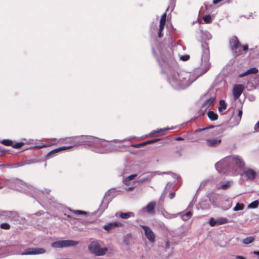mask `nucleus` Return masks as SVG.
<instances>
[{
  "label": "nucleus",
  "instance_id": "obj_22",
  "mask_svg": "<svg viewBox=\"0 0 259 259\" xmlns=\"http://www.w3.org/2000/svg\"><path fill=\"white\" fill-rule=\"evenodd\" d=\"M118 226V224L116 222H114L112 223H110L107 225H106L104 227V228L106 230H109L113 227H117Z\"/></svg>",
  "mask_w": 259,
  "mask_h": 259
},
{
  "label": "nucleus",
  "instance_id": "obj_6",
  "mask_svg": "<svg viewBox=\"0 0 259 259\" xmlns=\"http://www.w3.org/2000/svg\"><path fill=\"white\" fill-rule=\"evenodd\" d=\"M140 227L144 230L145 235L148 240L151 242H154L155 236L152 230L147 226L140 225Z\"/></svg>",
  "mask_w": 259,
  "mask_h": 259
},
{
  "label": "nucleus",
  "instance_id": "obj_21",
  "mask_svg": "<svg viewBox=\"0 0 259 259\" xmlns=\"http://www.w3.org/2000/svg\"><path fill=\"white\" fill-rule=\"evenodd\" d=\"M227 108V104L224 100H221L220 101V106L218 110L221 112L222 110H225Z\"/></svg>",
  "mask_w": 259,
  "mask_h": 259
},
{
  "label": "nucleus",
  "instance_id": "obj_17",
  "mask_svg": "<svg viewBox=\"0 0 259 259\" xmlns=\"http://www.w3.org/2000/svg\"><path fill=\"white\" fill-rule=\"evenodd\" d=\"M33 162H34V161H33V160H25V161H23V162H19V163H17L14 164V167H19V166H23V165H26V164H29L33 163Z\"/></svg>",
  "mask_w": 259,
  "mask_h": 259
},
{
  "label": "nucleus",
  "instance_id": "obj_38",
  "mask_svg": "<svg viewBox=\"0 0 259 259\" xmlns=\"http://www.w3.org/2000/svg\"><path fill=\"white\" fill-rule=\"evenodd\" d=\"M180 58L182 60L186 61L189 59L190 56L188 55H182Z\"/></svg>",
  "mask_w": 259,
  "mask_h": 259
},
{
  "label": "nucleus",
  "instance_id": "obj_4",
  "mask_svg": "<svg viewBox=\"0 0 259 259\" xmlns=\"http://www.w3.org/2000/svg\"><path fill=\"white\" fill-rule=\"evenodd\" d=\"M78 244V242L74 240H60L53 242L51 246L53 248H63L74 246Z\"/></svg>",
  "mask_w": 259,
  "mask_h": 259
},
{
  "label": "nucleus",
  "instance_id": "obj_11",
  "mask_svg": "<svg viewBox=\"0 0 259 259\" xmlns=\"http://www.w3.org/2000/svg\"><path fill=\"white\" fill-rule=\"evenodd\" d=\"M244 175L247 179L252 180L256 176V172L252 169L248 168L243 172Z\"/></svg>",
  "mask_w": 259,
  "mask_h": 259
},
{
  "label": "nucleus",
  "instance_id": "obj_32",
  "mask_svg": "<svg viewBox=\"0 0 259 259\" xmlns=\"http://www.w3.org/2000/svg\"><path fill=\"white\" fill-rule=\"evenodd\" d=\"M1 228L3 229L8 230L10 228V225L8 223H2L0 226Z\"/></svg>",
  "mask_w": 259,
  "mask_h": 259
},
{
  "label": "nucleus",
  "instance_id": "obj_31",
  "mask_svg": "<svg viewBox=\"0 0 259 259\" xmlns=\"http://www.w3.org/2000/svg\"><path fill=\"white\" fill-rule=\"evenodd\" d=\"M192 215V213L191 211H188V212H186L185 213H183V214L182 215V217L183 218H184L185 217H186L187 218V219H189L190 218ZM183 220H185L184 218H183Z\"/></svg>",
  "mask_w": 259,
  "mask_h": 259
},
{
  "label": "nucleus",
  "instance_id": "obj_42",
  "mask_svg": "<svg viewBox=\"0 0 259 259\" xmlns=\"http://www.w3.org/2000/svg\"><path fill=\"white\" fill-rule=\"evenodd\" d=\"M242 115V111L241 110H239L238 111V116L239 117V120H240L241 119Z\"/></svg>",
  "mask_w": 259,
  "mask_h": 259
},
{
  "label": "nucleus",
  "instance_id": "obj_20",
  "mask_svg": "<svg viewBox=\"0 0 259 259\" xmlns=\"http://www.w3.org/2000/svg\"><path fill=\"white\" fill-rule=\"evenodd\" d=\"M168 128L160 129L159 131H153L152 134H158V136L165 135L167 134ZM158 136V135H157Z\"/></svg>",
  "mask_w": 259,
  "mask_h": 259
},
{
  "label": "nucleus",
  "instance_id": "obj_23",
  "mask_svg": "<svg viewBox=\"0 0 259 259\" xmlns=\"http://www.w3.org/2000/svg\"><path fill=\"white\" fill-rule=\"evenodd\" d=\"M231 186V182L229 181L226 182L225 184L222 185L220 187L218 188V189H222L225 190L227 189Z\"/></svg>",
  "mask_w": 259,
  "mask_h": 259
},
{
  "label": "nucleus",
  "instance_id": "obj_5",
  "mask_svg": "<svg viewBox=\"0 0 259 259\" xmlns=\"http://www.w3.org/2000/svg\"><path fill=\"white\" fill-rule=\"evenodd\" d=\"M230 45L233 52L237 55L241 54V45L237 36H233L230 40Z\"/></svg>",
  "mask_w": 259,
  "mask_h": 259
},
{
  "label": "nucleus",
  "instance_id": "obj_10",
  "mask_svg": "<svg viewBox=\"0 0 259 259\" xmlns=\"http://www.w3.org/2000/svg\"><path fill=\"white\" fill-rule=\"evenodd\" d=\"M155 206L156 202L155 201H151L144 208V210L150 214H154L155 213L154 209Z\"/></svg>",
  "mask_w": 259,
  "mask_h": 259
},
{
  "label": "nucleus",
  "instance_id": "obj_46",
  "mask_svg": "<svg viewBox=\"0 0 259 259\" xmlns=\"http://www.w3.org/2000/svg\"><path fill=\"white\" fill-rule=\"evenodd\" d=\"M158 36L159 37V38H161L162 36V31H160V30H158Z\"/></svg>",
  "mask_w": 259,
  "mask_h": 259
},
{
  "label": "nucleus",
  "instance_id": "obj_28",
  "mask_svg": "<svg viewBox=\"0 0 259 259\" xmlns=\"http://www.w3.org/2000/svg\"><path fill=\"white\" fill-rule=\"evenodd\" d=\"M203 20L205 23H210L211 22V17L209 15H206L203 17Z\"/></svg>",
  "mask_w": 259,
  "mask_h": 259
},
{
  "label": "nucleus",
  "instance_id": "obj_40",
  "mask_svg": "<svg viewBox=\"0 0 259 259\" xmlns=\"http://www.w3.org/2000/svg\"><path fill=\"white\" fill-rule=\"evenodd\" d=\"M213 127H214L213 125H210V126H209L208 127H205V128H199V129L196 130V132H200V131H202L203 130H206V129H209V128H213Z\"/></svg>",
  "mask_w": 259,
  "mask_h": 259
},
{
  "label": "nucleus",
  "instance_id": "obj_33",
  "mask_svg": "<svg viewBox=\"0 0 259 259\" xmlns=\"http://www.w3.org/2000/svg\"><path fill=\"white\" fill-rule=\"evenodd\" d=\"M120 217L122 219H127L130 217V213L122 212V213H120Z\"/></svg>",
  "mask_w": 259,
  "mask_h": 259
},
{
  "label": "nucleus",
  "instance_id": "obj_35",
  "mask_svg": "<svg viewBox=\"0 0 259 259\" xmlns=\"http://www.w3.org/2000/svg\"><path fill=\"white\" fill-rule=\"evenodd\" d=\"M24 145V143L22 142H19V143H16L15 144H13L12 147L14 148H21L23 145Z\"/></svg>",
  "mask_w": 259,
  "mask_h": 259
},
{
  "label": "nucleus",
  "instance_id": "obj_25",
  "mask_svg": "<svg viewBox=\"0 0 259 259\" xmlns=\"http://www.w3.org/2000/svg\"><path fill=\"white\" fill-rule=\"evenodd\" d=\"M259 204V201L258 200H255L253 202H252L251 203H250L248 207V208H255L257 207L258 205Z\"/></svg>",
  "mask_w": 259,
  "mask_h": 259
},
{
  "label": "nucleus",
  "instance_id": "obj_39",
  "mask_svg": "<svg viewBox=\"0 0 259 259\" xmlns=\"http://www.w3.org/2000/svg\"><path fill=\"white\" fill-rule=\"evenodd\" d=\"M254 130L256 132H259V121L255 124Z\"/></svg>",
  "mask_w": 259,
  "mask_h": 259
},
{
  "label": "nucleus",
  "instance_id": "obj_24",
  "mask_svg": "<svg viewBox=\"0 0 259 259\" xmlns=\"http://www.w3.org/2000/svg\"><path fill=\"white\" fill-rule=\"evenodd\" d=\"M1 143L5 146H13V142L10 140H3Z\"/></svg>",
  "mask_w": 259,
  "mask_h": 259
},
{
  "label": "nucleus",
  "instance_id": "obj_36",
  "mask_svg": "<svg viewBox=\"0 0 259 259\" xmlns=\"http://www.w3.org/2000/svg\"><path fill=\"white\" fill-rule=\"evenodd\" d=\"M158 141H159V139H158L150 140H148V141L144 142L143 144H142V145H145V144H152V143H155Z\"/></svg>",
  "mask_w": 259,
  "mask_h": 259
},
{
  "label": "nucleus",
  "instance_id": "obj_29",
  "mask_svg": "<svg viewBox=\"0 0 259 259\" xmlns=\"http://www.w3.org/2000/svg\"><path fill=\"white\" fill-rule=\"evenodd\" d=\"M209 223L211 227H213L216 225L217 226V221L213 218L210 219Z\"/></svg>",
  "mask_w": 259,
  "mask_h": 259
},
{
  "label": "nucleus",
  "instance_id": "obj_14",
  "mask_svg": "<svg viewBox=\"0 0 259 259\" xmlns=\"http://www.w3.org/2000/svg\"><path fill=\"white\" fill-rule=\"evenodd\" d=\"M169 80L171 81L174 82H176L177 84H180V82L182 81L181 79L180 78V74L176 72H174L171 76L169 77Z\"/></svg>",
  "mask_w": 259,
  "mask_h": 259
},
{
  "label": "nucleus",
  "instance_id": "obj_7",
  "mask_svg": "<svg viewBox=\"0 0 259 259\" xmlns=\"http://www.w3.org/2000/svg\"><path fill=\"white\" fill-rule=\"evenodd\" d=\"M62 139H60L59 140H58L57 139L54 138L51 139H49L47 141V142L46 144H42L40 146H35V148H41L44 147H50L52 146H55L57 145L58 144H62Z\"/></svg>",
  "mask_w": 259,
  "mask_h": 259
},
{
  "label": "nucleus",
  "instance_id": "obj_27",
  "mask_svg": "<svg viewBox=\"0 0 259 259\" xmlns=\"http://www.w3.org/2000/svg\"><path fill=\"white\" fill-rule=\"evenodd\" d=\"M244 208V205L242 203H237L234 207L233 210L234 211L241 210Z\"/></svg>",
  "mask_w": 259,
  "mask_h": 259
},
{
  "label": "nucleus",
  "instance_id": "obj_16",
  "mask_svg": "<svg viewBox=\"0 0 259 259\" xmlns=\"http://www.w3.org/2000/svg\"><path fill=\"white\" fill-rule=\"evenodd\" d=\"M207 116L208 118L212 121H214L218 119V115L217 113H214L212 111H209L207 113Z\"/></svg>",
  "mask_w": 259,
  "mask_h": 259
},
{
  "label": "nucleus",
  "instance_id": "obj_34",
  "mask_svg": "<svg viewBox=\"0 0 259 259\" xmlns=\"http://www.w3.org/2000/svg\"><path fill=\"white\" fill-rule=\"evenodd\" d=\"M136 177H137V175H136V174L130 175L129 176L127 177L126 178H125V182H127L131 180H132L134 179V178H136Z\"/></svg>",
  "mask_w": 259,
  "mask_h": 259
},
{
  "label": "nucleus",
  "instance_id": "obj_3",
  "mask_svg": "<svg viewBox=\"0 0 259 259\" xmlns=\"http://www.w3.org/2000/svg\"><path fill=\"white\" fill-rule=\"evenodd\" d=\"M89 250L93 253L98 256L105 254L107 251V247L101 248L99 243L97 241H93L89 246Z\"/></svg>",
  "mask_w": 259,
  "mask_h": 259
},
{
  "label": "nucleus",
  "instance_id": "obj_47",
  "mask_svg": "<svg viewBox=\"0 0 259 259\" xmlns=\"http://www.w3.org/2000/svg\"><path fill=\"white\" fill-rule=\"evenodd\" d=\"M177 141H183L184 139L182 137H178L176 139Z\"/></svg>",
  "mask_w": 259,
  "mask_h": 259
},
{
  "label": "nucleus",
  "instance_id": "obj_19",
  "mask_svg": "<svg viewBox=\"0 0 259 259\" xmlns=\"http://www.w3.org/2000/svg\"><path fill=\"white\" fill-rule=\"evenodd\" d=\"M254 240V237L250 236L243 239L242 240V242L245 244H248L253 242Z\"/></svg>",
  "mask_w": 259,
  "mask_h": 259
},
{
  "label": "nucleus",
  "instance_id": "obj_9",
  "mask_svg": "<svg viewBox=\"0 0 259 259\" xmlns=\"http://www.w3.org/2000/svg\"><path fill=\"white\" fill-rule=\"evenodd\" d=\"M46 252V250L42 248H29L25 252L22 253V255L38 254H42Z\"/></svg>",
  "mask_w": 259,
  "mask_h": 259
},
{
  "label": "nucleus",
  "instance_id": "obj_43",
  "mask_svg": "<svg viewBox=\"0 0 259 259\" xmlns=\"http://www.w3.org/2000/svg\"><path fill=\"white\" fill-rule=\"evenodd\" d=\"M236 258L237 259H246L245 257H244V256H240V255H236Z\"/></svg>",
  "mask_w": 259,
  "mask_h": 259
},
{
  "label": "nucleus",
  "instance_id": "obj_15",
  "mask_svg": "<svg viewBox=\"0 0 259 259\" xmlns=\"http://www.w3.org/2000/svg\"><path fill=\"white\" fill-rule=\"evenodd\" d=\"M221 142V140H220V139H211V140H209V139L206 140L207 145L210 147L215 146L216 145L220 144Z\"/></svg>",
  "mask_w": 259,
  "mask_h": 259
},
{
  "label": "nucleus",
  "instance_id": "obj_26",
  "mask_svg": "<svg viewBox=\"0 0 259 259\" xmlns=\"http://www.w3.org/2000/svg\"><path fill=\"white\" fill-rule=\"evenodd\" d=\"M166 13H164L162 15V16L161 17L159 24H161L162 25H165V23H166Z\"/></svg>",
  "mask_w": 259,
  "mask_h": 259
},
{
  "label": "nucleus",
  "instance_id": "obj_18",
  "mask_svg": "<svg viewBox=\"0 0 259 259\" xmlns=\"http://www.w3.org/2000/svg\"><path fill=\"white\" fill-rule=\"evenodd\" d=\"M217 226L227 224L229 222L228 220L226 218H221L217 219Z\"/></svg>",
  "mask_w": 259,
  "mask_h": 259
},
{
  "label": "nucleus",
  "instance_id": "obj_8",
  "mask_svg": "<svg viewBox=\"0 0 259 259\" xmlns=\"http://www.w3.org/2000/svg\"><path fill=\"white\" fill-rule=\"evenodd\" d=\"M244 90V86L241 84H236L233 89V95L235 99H238Z\"/></svg>",
  "mask_w": 259,
  "mask_h": 259
},
{
  "label": "nucleus",
  "instance_id": "obj_45",
  "mask_svg": "<svg viewBox=\"0 0 259 259\" xmlns=\"http://www.w3.org/2000/svg\"><path fill=\"white\" fill-rule=\"evenodd\" d=\"M164 27V25H162L161 24H159V30L162 31L163 30Z\"/></svg>",
  "mask_w": 259,
  "mask_h": 259
},
{
  "label": "nucleus",
  "instance_id": "obj_41",
  "mask_svg": "<svg viewBox=\"0 0 259 259\" xmlns=\"http://www.w3.org/2000/svg\"><path fill=\"white\" fill-rule=\"evenodd\" d=\"M175 195H176V193L175 192H172V193H170L169 195H168V197L170 198V199H172L175 197Z\"/></svg>",
  "mask_w": 259,
  "mask_h": 259
},
{
  "label": "nucleus",
  "instance_id": "obj_12",
  "mask_svg": "<svg viewBox=\"0 0 259 259\" xmlns=\"http://www.w3.org/2000/svg\"><path fill=\"white\" fill-rule=\"evenodd\" d=\"M215 99V97H211L206 99L202 106V108L205 110H207L211 105L213 104Z\"/></svg>",
  "mask_w": 259,
  "mask_h": 259
},
{
  "label": "nucleus",
  "instance_id": "obj_2",
  "mask_svg": "<svg viewBox=\"0 0 259 259\" xmlns=\"http://www.w3.org/2000/svg\"><path fill=\"white\" fill-rule=\"evenodd\" d=\"M82 137H75L62 139V144H70V145L67 146H62L58 148L55 149L49 152L46 155V157L48 159L51 158L53 157L55 155V154L58 153L61 151L67 150L73 147L83 144V141L82 140Z\"/></svg>",
  "mask_w": 259,
  "mask_h": 259
},
{
  "label": "nucleus",
  "instance_id": "obj_44",
  "mask_svg": "<svg viewBox=\"0 0 259 259\" xmlns=\"http://www.w3.org/2000/svg\"><path fill=\"white\" fill-rule=\"evenodd\" d=\"M223 0H213V4L214 5H216L220 3V2L222 1Z\"/></svg>",
  "mask_w": 259,
  "mask_h": 259
},
{
  "label": "nucleus",
  "instance_id": "obj_1",
  "mask_svg": "<svg viewBox=\"0 0 259 259\" xmlns=\"http://www.w3.org/2000/svg\"><path fill=\"white\" fill-rule=\"evenodd\" d=\"M229 162L240 168H243L245 165L244 161L239 156H230L226 157L215 164V168L220 173H225L228 169L227 166Z\"/></svg>",
  "mask_w": 259,
  "mask_h": 259
},
{
  "label": "nucleus",
  "instance_id": "obj_37",
  "mask_svg": "<svg viewBox=\"0 0 259 259\" xmlns=\"http://www.w3.org/2000/svg\"><path fill=\"white\" fill-rule=\"evenodd\" d=\"M248 50V47L247 45H241V51L242 52H246Z\"/></svg>",
  "mask_w": 259,
  "mask_h": 259
},
{
  "label": "nucleus",
  "instance_id": "obj_48",
  "mask_svg": "<svg viewBox=\"0 0 259 259\" xmlns=\"http://www.w3.org/2000/svg\"><path fill=\"white\" fill-rule=\"evenodd\" d=\"M129 190H133V188H129Z\"/></svg>",
  "mask_w": 259,
  "mask_h": 259
},
{
  "label": "nucleus",
  "instance_id": "obj_13",
  "mask_svg": "<svg viewBox=\"0 0 259 259\" xmlns=\"http://www.w3.org/2000/svg\"><path fill=\"white\" fill-rule=\"evenodd\" d=\"M258 72V69L255 67H253L249 69L246 71H245L244 73L239 74L238 76L239 77H243L245 76L248 75L249 74H256Z\"/></svg>",
  "mask_w": 259,
  "mask_h": 259
},
{
  "label": "nucleus",
  "instance_id": "obj_30",
  "mask_svg": "<svg viewBox=\"0 0 259 259\" xmlns=\"http://www.w3.org/2000/svg\"><path fill=\"white\" fill-rule=\"evenodd\" d=\"M74 214L76 215H86L87 212L82 210H73L72 211Z\"/></svg>",
  "mask_w": 259,
  "mask_h": 259
}]
</instances>
